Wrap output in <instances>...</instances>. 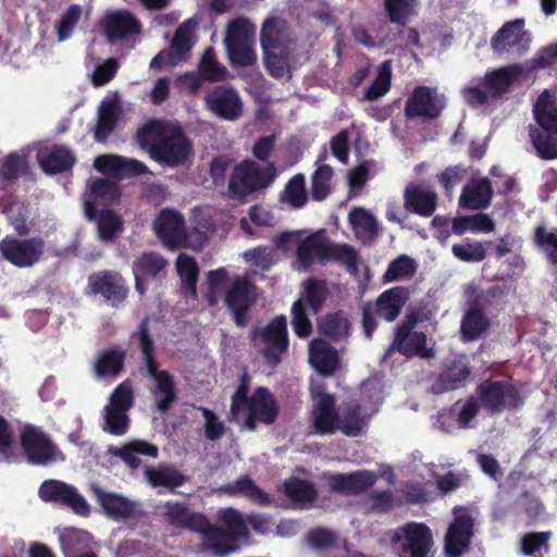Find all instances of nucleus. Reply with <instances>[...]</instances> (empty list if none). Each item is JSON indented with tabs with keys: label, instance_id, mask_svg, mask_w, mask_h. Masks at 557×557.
<instances>
[{
	"label": "nucleus",
	"instance_id": "f257e3e1",
	"mask_svg": "<svg viewBox=\"0 0 557 557\" xmlns=\"http://www.w3.org/2000/svg\"><path fill=\"white\" fill-rule=\"evenodd\" d=\"M136 140L153 161L168 168L184 165L194 153L193 143L178 122L152 119L137 129Z\"/></svg>",
	"mask_w": 557,
	"mask_h": 557
},
{
	"label": "nucleus",
	"instance_id": "f03ea898",
	"mask_svg": "<svg viewBox=\"0 0 557 557\" xmlns=\"http://www.w3.org/2000/svg\"><path fill=\"white\" fill-rule=\"evenodd\" d=\"M295 256L298 269L304 272L311 271L314 264L324 267L331 261L345 265L349 273L358 271L356 249L347 244L332 243L323 228L299 238Z\"/></svg>",
	"mask_w": 557,
	"mask_h": 557
},
{
	"label": "nucleus",
	"instance_id": "7ed1b4c3",
	"mask_svg": "<svg viewBox=\"0 0 557 557\" xmlns=\"http://www.w3.org/2000/svg\"><path fill=\"white\" fill-rule=\"evenodd\" d=\"M138 344L148 375L154 381L152 394L156 398V408L165 413L177 400L174 377L165 370H159L154 356V342L150 335L149 317L141 320L138 326Z\"/></svg>",
	"mask_w": 557,
	"mask_h": 557
},
{
	"label": "nucleus",
	"instance_id": "20e7f679",
	"mask_svg": "<svg viewBox=\"0 0 557 557\" xmlns=\"http://www.w3.org/2000/svg\"><path fill=\"white\" fill-rule=\"evenodd\" d=\"M428 320H430V315H406V320L395 327L394 339L386 348L382 361L389 360L396 351L407 359L413 357L434 358V349L426 346L425 333L414 331L419 322Z\"/></svg>",
	"mask_w": 557,
	"mask_h": 557
},
{
	"label": "nucleus",
	"instance_id": "39448f33",
	"mask_svg": "<svg viewBox=\"0 0 557 557\" xmlns=\"http://www.w3.org/2000/svg\"><path fill=\"white\" fill-rule=\"evenodd\" d=\"M216 522L211 533L213 543L211 553L222 557L234 553L238 548L240 540H248L250 536L246 520L243 513L233 507L222 508L216 512Z\"/></svg>",
	"mask_w": 557,
	"mask_h": 557
},
{
	"label": "nucleus",
	"instance_id": "423d86ee",
	"mask_svg": "<svg viewBox=\"0 0 557 557\" xmlns=\"http://www.w3.org/2000/svg\"><path fill=\"white\" fill-rule=\"evenodd\" d=\"M249 339L259 349L264 362L271 368H276L289 347L285 315H276L264 327L255 326L249 334Z\"/></svg>",
	"mask_w": 557,
	"mask_h": 557
},
{
	"label": "nucleus",
	"instance_id": "0eeeda50",
	"mask_svg": "<svg viewBox=\"0 0 557 557\" xmlns=\"http://www.w3.org/2000/svg\"><path fill=\"white\" fill-rule=\"evenodd\" d=\"M278 416V404L274 395L263 386L255 388L250 398L239 406L238 419L227 420L242 430L256 432L258 423L273 424Z\"/></svg>",
	"mask_w": 557,
	"mask_h": 557
},
{
	"label": "nucleus",
	"instance_id": "6e6552de",
	"mask_svg": "<svg viewBox=\"0 0 557 557\" xmlns=\"http://www.w3.org/2000/svg\"><path fill=\"white\" fill-rule=\"evenodd\" d=\"M20 444L29 465L47 466L59 459L64 460L63 453L50 436L33 424L23 426L20 433Z\"/></svg>",
	"mask_w": 557,
	"mask_h": 557
},
{
	"label": "nucleus",
	"instance_id": "1a4fd4ad",
	"mask_svg": "<svg viewBox=\"0 0 557 557\" xmlns=\"http://www.w3.org/2000/svg\"><path fill=\"white\" fill-rule=\"evenodd\" d=\"M482 407L490 413L518 409L523 404L519 389L507 381L484 380L476 386Z\"/></svg>",
	"mask_w": 557,
	"mask_h": 557
},
{
	"label": "nucleus",
	"instance_id": "9d476101",
	"mask_svg": "<svg viewBox=\"0 0 557 557\" xmlns=\"http://www.w3.org/2000/svg\"><path fill=\"white\" fill-rule=\"evenodd\" d=\"M45 246L40 236L17 238L7 235L0 240V253L5 261L18 269L32 268L41 260Z\"/></svg>",
	"mask_w": 557,
	"mask_h": 557
},
{
	"label": "nucleus",
	"instance_id": "9b49d317",
	"mask_svg": "<svg viewBox=\"0 0 557 557\" xmlns=\"http://www.w3.org/2000/svg\"><path fill=\"white\" fill-rule=\"evenodd\" d=\"M524 26V18L505 22L491 38L493 52L498 55H523L530 49L532 41L531 33Z\"/></svg>",
	"mask_w": 557,
	"mask_h": 557
},
{
	"label": "nucleus",
	"instance_id": "f8f14e48",
	"mask_svg": "<svg viewBox=\"0 0 557 557\" xmlns=\"http://www.w3.org/2000/svg\"><path fill=\"white\" fill-rule=\"evenodd\" d=\"M38 496L42 502L66 507L77 516L90 515V506L86 498L75 486L61 480H45L38 488Z\"/></svg>",
	"mask_w": 557,
	"mask_h": 557
},
{
	"label": "nucleus",
	"instance_id": "ddd939ff",
	"mask_svg": "<svg viewBox=\"0 0 557 557\" xmlns=\"http://www.w3.org/2000/svg\"><path fill=\"white\" fill-rule=\"evenodd\" d=\"M273 176L265 177L264 173L252 161L237 164L230 177L227 194L231 199L239 200L252 193L269 186Z\"/></svg>",
	"mask_w": 557,
	"mask_h": 557
},
{
	"label": "nucleus",
	"instance_id": "4468645a",
	"mask_svg": "<svg viewBox=\"0 0 557 557\" xmlns=\"http://www.w3.org/2000/svg\"><path fill=\"white\" fill-rule=\"evenodd\" d=\"M392 541L401 544V557H430L433 545L430 528L419 522H407L398 528Z\"/></svg>",
	"mask_w": 557,
	"mask_h": 557
},
{
	"label": "nucleus",
	"instance_id": "2eb2a0df",
	"mask_svg": "<svg viewBox=\"0 0 557 557\" xmlns=\"http://www.w3.org/2000/svg\"><path fill=\"white\" fill-rule=\"evenodd\" d=\"M88 287L95 295H100L113 308L123 305L129 294L126 280L117 271L103 270L88 277Z\"/></svg>",
	"mask_w": 557,
	"mask_h": 557
},
{
	"label": "nucleus",
	"instance_id": "dca6fc26",
	"mask_svg": "<svg viewBox=\"0 0 557 557\" xmlns=\"http://www.w3.org/2000/svg\"><path fill=\"white\" fill-rule=\"evenodd\" d=\"M445 108V100L438 96L434 88L428 86L416 87L405 103V116L408 120L424 117L436 120Z\"/></svg>",
	"mask_w": 557,
	"mask_h": 557
},
{
	"label": "nucleus",
	"instance_id": "f3484780",
	"mask_svg": "<svg viewBox=\"0 0 557 557\" xmlns=\"http://www.w3.org/2000/svg\"><path fill=\"white\" fill-rule=\"evenodd\" d=\"M206 108L226 121H235L243 113V103L237 90L228 85L210 89L205 96Z\"/></svg>",
	"mask_w": 557,
	"mask_h": 557
},
{
	"label": "nucleus",
	"instance_id": "a211bd4d",
	"mask_svg": "<svg viewBox=\"0 0 557 557\" xmlns=\"http://www.w3.org/2000/svg\"><path fill=\"white\" fill-rule=\"evenodd\" d=\"M153 230L170 249H176L185 245V221L183 215L175 210H161L153 222Z\"/></svg>",
	"mask_w": 557,
	"mask_h": 557
},
{
	"label": "nucleus",
	"instance_id": "6ab92c4d",
	"mask_svg": "<svg viewBox=\"0 0 557 557\" xmlns=\"http://www.w3.org/2000/svg\"><path fill=\"white\" fill-rule=\"evenodd\" d=\"M259 297V288L247 277L236 276L227 287L223 301L231 313H247Z\"/></svg>",
	"mask_w": 557,
	"mask_h": 557
},
{
	"label": "nucleus",
	"instance_id": "aec40b11",
	"mask_svg": "<svg viewBox=\"0 0 557 557\" xmlns=\"http://www.w3.org/2000/svg\"><path fill=\"white\" fill-rule=\"evenodd\" d=\"M471 367L465 355L456 356L446 363L436 376L432 388L435 393H445L466 386L471 376Z\"/></svg>",
	"mask_w": 557,
	"mask_h": 557
},
{
	"label": "nucleus",
	"instance_id": "412c9836",
	"mask_svg": "<svg viewBox=\"0 0 557 557\" xmlns=\"http://www.w3.org/2000/svg\"><path fill=\"white\" fill-rule=\"evenodd\" d=\"M101 26L110 44H115L141 32L140 22L128 11H116L107 14Z\"/></svg>",
	"mask_w": 557,
	"mask_h": 557
},
{
	"label": "nucleus",
	"instance_id": "4be33fe9",
	"mask_svg": "<svg viewBox=\"0 0 557 557\" xmlns=\"http://www.w3.org/2000/svg\"><path fill=\"white\" fill-rule=\"evenodd\" d=\"M473 535V519L468 515L457 516L450 523L445 536V553L449 557H459L468 548Z\"/></svg>",
	"mask_w": 557,
	"mask_h": 557
},
{
	"label": "nucleus",
	"instance_id": "5701e85b",
	"mask_svg": "<svg viewBox=\"0 0 557 557\" xmlns=\"http://www.w3.org/2000/svg\"><path fill=\"white\" fill-rule=\"evenodd\" d=\"M121 198L119 184L109 178H95L89 184L88 199L85 200V213L89 220L97 216L98 205H113Z\"/></svg>",
	"mask_w": 557,
	"mask_h": 557
},
{
	"label": "nucleus",
	"instance_id": "b1692460",
	"mask_svg": "<svg viewBox=\"0 0 557 557\" xmlns=\"http://www.w3.org/2000/svg\"><path fill=\"white\" fill-rule=\"evenodd\" d=\"M376 474L368 470L334 474L329 480L330 488L343 495H359L374 485Z\"/></svg>",
	"mask_w": 557,
	"mask_h": 557
},
{
	"label": "nucleus",
	"instance_id": "393cba45",
	"mask_svg": "<svg viewBox=\"0 0 557 557\" xmlns=\"http://www.w3.org/2000/svg\"><path fill=\"white\" fill-rule=\"evenodd\" d=\"M437 200L435 191L419 184H409L404 190L405 209L423 218L433 215Z\"/></svg>",
	"mask_w": 557,
	"mask_h": 557
},
{
	"label": "nucleus",
	"instance_id": "a878e982",
	"mask_svg": "<svg viewBox=\"0 0 557 557\" xmlns=\"http://www.w3.org/2000/svg\"><path fill=\"white\" fill-rule=\"evenodd\" d=\"M522 73V66L517 63L502 66L485 73L483 86L488 90L492 99L500 98L509 91Z\"/></svg>",
	"mask_w": 557,
	"mask_h": 557
},
{
	"label": "nucleus",
	"instance_id": "bb28decb",
	"mask_svg": "<svg viewBox=\"0 0 557 557\" xmlns=\"http://www.w3.org/2000/svg\"><path fill=\"white\" fill-rule=\"evenodd\" d=\"M313 409V426L318 434H334L338 430V410L334 395L319 393Z\"/></svg>",
	"mask_w": 557,
	"mask_h": 557
},
{
	"label": "nucleus",
	"instance_id": "cd10ccee",
	"mask_svg": "<svg viewBox=\"0 0 557 557\" xmlns=\"http://www.w3.org/2000/svg\"><path fill=\"white\" fill-rule=\"evenodd\" d=\"M304 293L301 299L295 301L290 313H306L304 304L314 312L322 309L325 300L330 296V289L324 280L310 277L302 283Z\"/></svg>",
	"mask_w": 557,
	"mask_h": 557
},
{
	"label": "nucleus",
	"instance_id": "c85d7f7f",
	"mask_svg": "<svg viewBox=\"0 0 557 557\" xmlns=\"http://www.w3.org/2000/svg\"><path fill=\"white\" fill-rule=\"evenodd\" d=\"M95 166L98 171L112 173L119 178H128L148 172V168L144 162L122 157H99L95 161Z\"/></svg>",
	"mask_w": 557,
	"mask_h": 557
},
{
	"label": "nucleus",
	"instance_id": "c756f323",
	"mask_svg": "<svg viewBox=\"0 0 557 557\" xmlns=\"http://www.w3.org/2000/svg\"><path fill=\"white\" fill-rule=\"evenodd\" d=\"M309 361L322 375H332L338 368L339 358L337 350L327 342L315 338L309 346Z\"/></svg>",
	"mask_w": 557,
	"mask_h": 557
},
{
	"label": "nucleus",
	"instance_id": "7c9ffc66",
	"mask_svg": "<svg viewBox=\"0 0 557 557\" xmlns=\"http://www.w3.org/2000/svg\"><path fill=\"white\" fill-rule=\"evenodd\" d=\"M289 40V25L281 16L268 17L260 30V45L262 51L275 50L284 47Z\"/></svg>",
	"mask_w": 557,
	"mask_h": 557
},
{
	"label": "nucleus",
	"instance_id": "2f4dec72",
	"mask_svg": "<svg viewBox=\"0 0 557 557\" xmlns=\"http://www.w3.org/2000/svg\"><path fill=\"white\" fill-rule=\"evenodd\" d=\"M94 495L104 513L112 519H127L135 512V504L125 496L106 492L100 487L94 488Z\"/></svg>",
	"mask_w": 557,
	"mask_h": 557
},
{
	"label": "nucleus",
	"instance_id": "473e14b6",
	"mask_svg": "<svg viewBox=\"0 0 557 557\" xmlns=\"http://www.w3.org/2000/svg\"><path fill=\"white\" fill-rule=\"evenodd\" d=\"M492 197V184L488 178L483 177L463 187L459 205L465 209L482 210L491 205Z\"/></svg>",
	"mask_w": 557,
	"mask_h": 557
},
{
	"label": "nucleus",
	"instance_id": "72a5a7b5",
	"mask_svg": "<svg viewBox=\"0 0 557 557\" xmlns=\"http://www.w3.org/2000/svg\"><path fill=\"white\" fill-rule=\"evenodd\" d=\"M220 491L230 496H244L259 506H268L271 503L270 495L257 486L249 475L239 476L236 481L221 486Z\"/></svg>",
	"mask_w": 557,
	"mask_h": 557
},
{
	"label": "nucleus",
	"instance_id": "f704fd0d",
	"mask_svg": "<svg viewBox=\"0 0 557 557\" xmlns=\"http://www.w3.org/2000/svg\"><path fill=\"white\" fill-rule=\"evenodd\" d=\"M363 428L362 407L357 400L344 401L338 408V431L346 436L360 435Z\"/></svg>",
	"mask_w": 557,
	"mask_h": 557
},
{
	"label": "nucleus",
	"instance_id": "c9c22d12",
	"mask_svg": "<svg viewBox=\"0 0 557 557\" xmlns=\"http://www.w3.org/2000/svg\"><path fill=\"white\" fill-rule=\"evenodd\" d=\"M176 271L181 278L182 290L186 296L197 299V283L200 270L196 259L185 252H181L176 259Z\"/></svg>",
	"mask_w": 557,
	"mask_h": 557
},
{
	"label": "nucleus",
	"instance_id": "e433bc0d",
	"mask_svg": "<svg viewBox=\"0 0 557 557\" xmlns=\"http://www.w3.org/2000/svg\"><path fill=\"white\" fill-rule=\"evenodd\" d=\"M76 162L73 152L65 146H55L46 154H39V163L47 174H59L69 171Z\"/></svg>",
	"mask_w": 557,
	"mask_h": 557
},
{
	"label": "nucleus",
	"instance_id": "4c0bfd02",
	"mask_svg": "<svg viewBox=\"0 0 557 557\" xmlns=\"http://www.w3.org/2000/svg\"><path fill=\"white\" fill-rule=\"evenodd\" d=\"M529 137L541 159H557V129L536 128L534 125H530Z\"/></svg>",
	"mask_w": 557,
	"mask_h": 557
},
{
	"label": "nucleus",
	"instance_id": "58836bf2",
	"mask_svg": "<svg viewBox=\"0 0 557 557\" xmlns=\"http://www.w3.org/2000/svg\"><path fill=\"white\" fill-rule=\"evenodd\" d=\"M281 492L294 504H311L318 497V492L310 481L292 476L282 484Z\"/></svg>",
	"mask_w": 557,
	"mask_h": 557
},
{
	"label": "nucleus",
	"instance_id": "ea45409f",
	"mask_svg": "<svg viewBox=\"0 0 557 557\" xmlns=\"http://www.w3.org/2000/svg\"><path fill=\"white\" fill-rule=\"evenodd\" d=\"M533 114L536 128L557 129L556 100L547 90L543 91L533 106Z\"/></svg>",
	"mask_w": 557,
	"mask_h": 557
},
{
	"label": "nucleus",
	"instance_id": "a19ab883",
	"mask_svg": "<svg viewBox=\"0 0 557 557\" xmlns=\"http://www.w3.org/2000/svg\"><path fill=\"white\" fill-rule=\"evenodd\" d=\"M388 21L399 26H406L418 14L420 0H383Z\"/></svg>",
	"mask_w": 557,
	"mask_h": 557
},
{
	"label": "nucleus",
	"instance_id": "79ce46f5",
	"mask_svg": "<svg viewBox=\"0 0 557 557\" xmlns=\"http://www.w3.org/2000/svg\"><path fill=\"white\" fill-rule=\"evenodd\" d=\"M409 288L395 286L383 292L376 300V313H400L409 300Z\"/></svg>",
	"mask_w": 557,
	"mask_h": 557
},
{
	"label": "nucleus",
	"instance_id": "37998d69",
	"mask_svg": "<svg viewBox=\"0 0 557 557\" xmlns=\"http://www.w3.org/2000/svg\"><path fill=\"white\" fill-rule=\"evenodd\" d=\"M95 220H97L99 237L103 242H113L123 232L122 218L110 209L97 210Z\"/></svg>",
	"mask_w": 557,
	"mask_h": 557
},
{
	"label": "nucleus",
	"instance_id": "c03bdc74",
	"mask_svg": "<svg viewBox=\"0 0 557 557\" xmlns=\"http://www.w3.org/2000/svg\"><path fill=\"white\" fill-rule=\"evenodd\" d=\"M281 201L294 209H301L308 201L306 180L304 174H296L286 183L281 194Z\"/></svg>",
	"mask_w": 557,
	"mask_h": 557
},
{
	"label": "nucleus",
	"instance_id": "a18cd8bd",
	"mask_svg": "<svg viewBox=\"0 0 557 557\" xmlns=\"http://www.w3.org/2000/svg\"><path fill=\"white\" fill-rule=\"evenodd\" d=\"M125 361V352L119 348H111L102 351L95 364L98 376H115L117 375Z\"/></svg>",
	"mask_w": 557,
	"mask_h": 557
},
{
	"label": "nucleus",
	"instance_id": "49530a36",
	"mask_svg": "<svg viewBox=\"0 0 557 557\" xmlns=\"http://www.w3.org/2000/svg\"><path fill=\"white\" fill-rule=\"evenodd\" d=\"M490 245L491 242H475L466 238L459 244H454L451 252L460 261L475 263L486 258V247Z\"/></svg>",
	"mask_w": 557,
	"mask_h": 557
},
{
	"label": "nucleus",
	"instance_id": "de8ad7c7",
	"mask_svg": "<svg viewBox=\"0 0 557 557\" xmlns=\"http://www.w3.org/2000/svg\"><path fill=\"white\" fill-rule=\"evenodd\" d=\"M228 280V272L225 268L211 270L207 273V292L205 300L210 307H215L223 299L226 292L225 285Z\"/></svg>",
	"mask_w": 557,
	"mask_h": 557
},
{
	"label": "nucleus",
	"instance_id": "09e8293b",
	"mask_svg": "<svg viewBox=\"0 0 557 557\" xmlns=\"http://www.w3.org/2000/svg\"><path fill=\"white\" fill-rule=\"evenodd\" d=\"M349 321L344 315H321L318 320L319 332L332 341L348 336Z\"/></svg>",
	"mask_w": 557,
	"mask_h": 557
},
{
	"label": "nucleus",
	"instance_id": "8fccbe9b",
	"mask_svg": "<svg viewBox=\"0 0 557 557\" xmlns=\"http://www.w3.org/2000/svg\"><path fill=\"white\" fill-rule=\"evenodd\" d=\"M61 548L64 557H98L94 552H83L85 547V534L71 530L60 536Z\"/></svg>",
	"mask_w": 557,
	"mask_h": 557
},
{
	"label": "nucleus",
	"instance_id": "3c124183",
	"mask_svg": "<svg viewBox=\"0 0 557 557\" xmlns=\"http://www.w3.org/2000/svg\"><path fill=\"white\" fill-rule=\"evenodd\" d=\"M149 482L153 486L175 488L182 486L186 478L178 470L172 467H160L147 471Z\"/></svg>",
	"mask_w": 557,
	"mask_h": 557
},
{
	"label": "nucleus",
	"instance_id": "603ef678",
	"mask_svg": "<svg viewBox=\"0 0 557 557\" xmlns=\"http://www.w3.org/2000/svg\"><path fill=\"white\" fill-rule=\"evenodd\" d=\"M166 265V260L157 252H144L133 265L134 275L156 277Z\"/></svg>",
	"mask_w": 557,
	"mask_h": 557
},
{
	"label": "nucleus",
	"instance_id": "864d4df0",
	"mask_svg": "<svg viewBox=\"0 0 557 557\" xmlns=\"http://www.w3.org/2000/svg\"><path fill=\"white\" fill-rule=\"evenodd\" d=\"M253 35V27L249 20L236 17L227 23L224 46L250 41Z\"/></svg>",
	"mask_w": 557,
	"mask_h": 557
},
{
	"label": "nucleus",
	"instance_id": "5fc2aeb1",
	"mask_svg": "<svg viewBox=\"0 0 557 557\" xmlns=\"http://www.w3.org/2000/svg\"><path fill=\"white\" fill-rule=\"evenodd\" d=\"M416 272L414 260L407 255H400L389 262L383 278L384 282H394L403 277H412Z\"/></svg>",
	"mask_w": 557,
	"mask_h": 557
},
{
	"label": "nucleus",
	"instance_id": "6e6d98bb",
	"mask_svg": "<svg viewBox=\"0 0 557 557\" xmlns=\"http://www.w3.org/2000/svg\"><path fill=\"white\" fill-rule=\"evenodd\" d=\"M333 169L327 164L320 165L311 177V196L315 201L324 200L331 193Z\"/></svg>",
	"mask_w": 557,
	"mask_h": 557
},
{
	"label": "nucleus",
	"instance_id": "4d7b16f0",
	"mask_svg": "<svg viewBox=\"0 0 557 557\" xmlns=\"http://www.w3.org/2000/svg\"><path fill=\"white\" fill-rule=\"evenodd\" d=\"M199 72L208 82H222L227 75L226 67L218 62L212 48L206 50L199 64Z\"/></svg>",
	"mask_w": 557,
	"mask_h": 557
},
{
	"label": "nucleus",
	"instance_id": "13d9d810",
	"mask_svg": "<svg viewBox=\"0 0 557 557\" xmlns=\"http://www.w3.org/2000/svg\"><path fill=\"white\" fill-rule=\"evenodd\" d=\"M129 422L127 411L104 407L103 431L115 436H121L128 431Z\"/></svg>",
	"mask_w": 557,
	"mask_h": 557
},
{
	"label": "nucleus",
	"instance_id": "bf43d9fd",
	"mask_svg": "<svg viewBox=\"0 0 557 557\" xmlns=\"http://www.w3.org/2000/svg\"><path fill=\"white\" fill-rule=\"evenodd\" d=\"M230 62L234 66H251L257 62L252 40L225 46Z\"/></svg>",
	"mask_w": 557,
	"mask_h": 557
},
{
	"label": "nucleus",
	"instance_id": "052dcab7",
	"mask_svg": "<svg viewBox=\"0 0 557 557\" xmlns=\"http://www.w3.org/2000/svg\"><path fill=\"white\" fill-rule=\"evenodd\" d=\"M183 528L200 533L202 535V549L211 552V545L213 543V539H211L213 537L211 529H213V524L210 523L205 515L191 511Z\"/></svg>",
	"mask_w": 557,
	"mask_h": 557
},
{
	"label": "nucleus",
	"instance_id": "680f3d73",
	"mask_svg": "<svg viewBox=\"0 0 557 557\" xmlns=\"http://www.w3.org/2000/svg\"><path fill=\"white\" fill-rule=\"evenodd\" d=\"M10 225L14 228L18 236H26L30 232L27 224L28 208L22 202L10 203L4 210Z\"/></svg>",
	"mask_w": 557,
	"mask_h": 557
},
{
	"label": "nucleus",
	"instance_id": "e2e57ef3",
	"mask_svg": "<svg viewBox=\"0 0 557 557\" xmlns=\"http://www.w3.org/2000/svg\"><path fill=\"white\" fill-rule=\"evenodd\" d=\"M26 169V159L17 152H10L0 164V181H15Z\"/></svg>",
	"mask_w": 557,
	"mask_h": 557
},
{
	"label": "nucleus",
	"instance_id": "0e129e2a",
	"mask_svg": "<svg viewBox=\"0 0 557 557\" xmlns=\"http://www.w3.org/2000/svg\"><path fill=\"white\" fill-rule=\"evenodd\" d=\"M533 240L545 251L547 260L557 267V234L548 232L544 225H539L534 230Z\"/></svg>",
	"mask_w": 557,
	"mask_h": 557
},
{
	"label": "nucleus",
	"instance_id": "69168bd1",
	"mask_svg": "<svg viewBox=\"0 0 557 557\" xmlns=\"http://www.w3.org/2000/svg\"><path fill=\"white\" fill-rule=\"evenodd\" d=\"M391 88V70L388 62L382 64L377 76L372 84L364 90V99L374 101L383 97Z\"/></svg>",
	"mask_w": 557,
	"mask_h": 557
},
{
	"label": "nucleus",
	"instance_id": "338daca9",
	"mask_svg": "<svg viewBox=\"0 0 557 557\" xmlns=\"http://www.w3.org/2000/svg\"><path fill=\"white\" fill-rule=\"evenodd\" d=\"M82 16V8L78 4H72L62 14L59 23L55 26L58 39L64 41L69 39L75 26L79 22Z\"/></svg>",
	"mask_w": 557,
	"mask_h": 557
},
{
	"label": "nucleus",
	"instance_id": "774afa93",
	"mask_svg": "<svg viewBox=\"0 0 557 557\" xmlns=\"http://www.w3.org/2000/svg\"><path fill=\"white\" fill-rule=\"evenodd\" d=\"M117 115L114 108H103L99 112L97 124L94 129V138L98 143H104L115 128Z\"/></svg>",
	"mask_w": 557,
	"mask_h": 557
}]
</instances>
